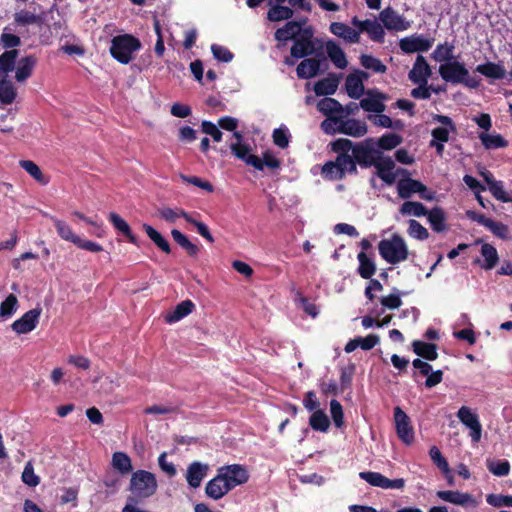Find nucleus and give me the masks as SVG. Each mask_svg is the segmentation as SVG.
I'll use <instances>...</instances> for the list:
<instances>
[{
    "label": "nucleus",
    "mask_w": 512,
    "mask_h": 512,
    "mask_svg": "<svg viewBox=\"0 0 512 512\" xmlns=\"http://www.w3.org/2000/svg\"><path fill=\"white\" fill-rule=\"evenodd\" d=\"M331 150L337 153L335 160H329L321 168L322 176L330 181L343 180L347 174L357 175V161L350 157L352 141L347 138H339L331 144Z\"/></svg>",
    "instance_id": "obj_1"
},
{
    "label": "nucleus",
    "mask_w": 512,
    "mask_h": 512,
    "mask_svg": "<svg viewBox=\"0 0 512 512\" xmlns=\"http://www.w3.org/2000/svg\"><path fill=\"white\" fill-rule=\"evenodd\" d=\"M317 42L319 39L314 38L313 28L311 26L302 27L290 49L291 57L301 59L313 54L323 57V43L316 47Z\"/></svg>",
    "instance_id": "obj_2"
},
{
    "label": "nucleus",
    "mask_w": 512,
    "mask_h": 512,
    "mask_svg": "<svg viewBox=\"0 0 512 512\" xmlns=\"http://www.w3.org/2000/svg\"><path fill=\"white\" fill-rule=\"evenodd\" d=\"M141 49L140 40L131 34H122L113 37L110 46L111 56L121 64H128L133 54Z\"/></svg>",
    "instance_id": "obj_3"
},
{
    "label": "nucleus",
    "mask_w": 512,
    "mask_h": 512,
    "mask_svg": "<svg viewBox=\"0 0 512 512\" xmlns=\"http://www.w3.org/2000/svg\"><path fill=\"white\" fill-rule=\"evenodd\" d=\"M380 256L389 264H397L408 258L407 245L401 235L395 233L390 239H383L378 244Z\"/></svg>",
    "instance_id": "obj_4"
},
{
    "label": "nucleus",
    "mask_w": 512,
    "mask_h": 512,
    "mask_svg": "<svg viewBox=\"0 0 512 512\" xmlns=\"http://www.w3.org/2000/svg\"><path fill=\"white\" fill-rule=\"evenodd\" d=\"M129 490L138 499H144L155 494L157 480L153 473L146 470H137L132 473Z\"/></svg>",
    "instance_id": "obj_5"
},
{
    "label": "nucleus",
    "mask_w": 512,
    "mask_h": 512,
    "mask_svg": "<svg viewBox=\"0 0 512 512\" xmlns=\"http://www.w3.org/2000/svg\"><path fill=\"white\" fill-rule=\"evenodd\" d=\"M375 140L373 138H366L365 140L353 143L350 147V157L357 161L358 165L362 168L372 167L376 164V160L380 157V150L374 147Z\"/></svg>",
    "instance_id": "obj_6"
},
{
    "label": "nucleus",
    "mask_w": 512,
    "mask_h": 512,
    "mask_svg": "<svg viewBox=\"0 0 512 512\" xmlns=\"http://www.w3.org/2000/svg\"><path fill=\"white\" fill-rule=\"evenodd\" d=\"M41 6L34 0L29 2L28 8H20L17 6L14 15L13 23L16 27H26L30 25L41 26L44 23L43 13H38L37 9Z\"/></svg>",
    "instance_id": "obj_7"
},
{
    "label": "nucleus",
    "mask_w": 512,
    "mask_h": 512,
    "mask_svg": "<svg viewBox=\"0 0 512 512\" xmlns=\"http://www.w3.org/2000/svg\"><path fill=\"white\" fill-rule=\"evenodd\" d=\"M467 217L477 222L478 224L487 228L494 236L502 239L509 240L511 238L509 227L499 221L492 220L486 217L484 214L475 212V211H467Z\"/></svg>",
    "instance_id": "obj_8"
},
{
    "label": "nucleus",
    "mask_w": 512,
    "mask_h": 512,
    "mask_svg": "<svg viewBox=\"0 0 512 512\" xmlns=\"http://www.w3.org/2000/svg\"><path fill=\"white\" fill-rule=\"evenodd\" d=\"M395 429L398 438L406 445L414 442V428L409 416L399 406L394 408Z\"/></svg>",
    "instance_id": "obj_9"
},
{
    "label": "nucleus",
    "mask_w": 512,
    "mask_h": 512,
    "mask_svg": "<svg viewBox=\"0 0 512 512\" xmlns=\"http://www.w3.org/2000/svg\"><path fill=\"white\" fill-rule=\"evenodd\" d=\"M217 473L226 484H229L231 490L246 483L249 479L247 469L240 464L222 466L218 469Z\"/></svg>",
    "instance_id": "obj_10"
},
{
    "label": "nucleus",
    "mask_w": 512,
    "mask_h": 512,
    "mask_svg": "<svg viewBox=\"0 0 512 512\" xmlns=\"http://www.w3.org/2000/svg\"><path fill=\"white\" fill-rule=\"evenodd\" d=\"M439 74L446 82L460 84L464 81V77L468 76V69L463 63L454 60L441 64Z\"/></svg>",
    "instance_id": "obj_11"
},
{
    "label": "nucleus",
    "mask_w": 512,
    "mask_h": 512,
    "mask_svg": "<svg viewBox=\"0 0 512 512\" xmlns=\"http://www.w3.org/2000/svg\"><path fill=\"white\" fill-rule=\"evenodd\" d=\"M457 417L462 424L470 429V437L473 442L480 441L482 436V425L479 421L478 415L473 413L471 408L462 406L457 412Z\"/></svg>",
    "instance_id": "obj_12"
},
{
    "label": "nucleus",
    "mask_w": 512,
    "mask_h": 512,
    "mask_svg": "<svg viewBox=\"0 0 512 512\" xmlns=\"http://www.w3.org/2000/svg\"><path fill=\"white\" fill-rule=\"evenodd\" d=\"M359 476L371 486L382 489H403L405 487V480L403 478L391 480L379 472H360Z\"/></svg>",
    "instance_id": "obj_13"
},
{
    "label": "nucleus",
    "mask_w": 512,
    "mask_h": 512,
    "mask_svg": "<svg viewBox=\"0 0 512 512\" xmlns=\"http://www.w3.org/2000/svg\"><path fill=\"white\" fill-rule=\"evenodd\" d=\"M383 26L390 31H405L411 27V23L392 7H386L379 14Z\"/></svg>",
    "instance_id": "obj_14"
},
{
    "label": "nucleus",
    "mask_w": 512,
    "mask_h": 512,
    "mask_svg": "<svg viewBox=\"0 0 512 512\" xmlns=\"http://www.w3.org/2000/svg\"><path fill=\"white\" fill-rule=\"evenodd\" d=\"M434 43L433 38H426L423 35H411L402 38L399 41V47L402 52L411 54L415 52H427Z\"/></svg>",
    "instance_id": "obj_15"
},
{
    "label": "nucleus",
    "mask_w": 512,
    "mask_h": 512,
    "mask_svg": "<svg viewBox=\"0 0 512 512\" xmlns=\"http://www.w3.org/2000/svg\"><path fill=\"white\" fill-rule=\"evenodd\" d=\"M42 309L40 307L31 309L15 320L11 327L17 334H26L33 331L38 323Z\"/></svg>",
    "instance_id": "obj_16"
},
{
    "label": "nucleus",
    "mask_w": 512,
    "mask_h": 512,
    "mask_svg": "<svg viewBox=\"0 0 512 512\" xmlns=\"http://www.w3.org/2000/svg\"><path fill=\"white\" fill-rule=\"evenodd\" d=\"M365 94L366 98L360 100V107L366 112L383 113L386 109L384 100L387 99L386 94L377 89H368Z\"/></svg>",
    "instance_id": "obj_17"
},
{
    "label": "nucleus",
    "mask_w": 512,
    "mask_h": 512,
    "mask_svg": "<svg viewBox=\"0 0 512 512\" xmlns=\"http://www.w3.org/2000/svg\"><path fill=\"white\" fill-rule=\"evenodd\" d=\"M434 122L440 123L443 126L435 127L431 131L432 140L439 142H448L450 132H456V125L452 118L447 115L434 114L432 117Z\"/></svg>",
    "instance_id": "obj_18"
},
{
    "label": "nucleus",
    "mask_w": 512,
    "mask_h": 512,
    "mask_svg": "<svg viewBox=\"0 0 512 512\" xmlns=\"http://www.w3.org/2000/svg\"><path fill=\"white\" fill-rule=\"evenodd\" d=\"M437 497L443 501L460 505L462 507L472 506L476 507L478 502L473 497V495L469 493L460 492L458 490H442L437 491Z\"/></svg>",
    "instance_id": "obj_19"
},
{
    "label": "nucleus",
    "mask_w": 512,
    "mask_h": 512,
    "mask_svg": "<svg viewBox=\"0 0 512 512\" xmlns=\"http://www.w3.org/2000/svg\"><path fill=\"white\" fill-rule=\"evenodd\" d=\"M432 70L426 59L422 55H418L413 68L408 73V78L415 84H427L428 78L431 76Z\"/></svg>",
    "instance_id": "obj_20"
},
{
    "label": "nucleus",
    "mask_w": 512,
    "mask_h": 512,
    "mask_svg": "<svg viewBox=\"0 0 512 512\" xmlns=\"http://www.w3.org/2000/svg\"><path fill=\"white\" fill-rule=\"evenodd\" d=\"M209 465L194 461L187 467L186 481L191 488H198L202 480L207 476Z\"/></svg>",
    "instance_id": "obj_21"
},
{
    "label": "nucleus",
    "mask_w": 512,
    "mask_h": 512,
    "mask_svg": "<svg viewBox=\"0 0 512 512\" xmlns=\"http://www.w3.org/2000/svg\"><path fill=\"white\" fill-rule=\"evenodd\" d=\"M397 191L401 199H409L414 193L425 192L426 185L419 180L406 177L398 181Z\"/></svg>",
    "instance_id": "obj_22"
},
{
    "label": "nucleus",
    "mask_w": 512,
    "mask_h": 512,
    "mask_svg": "<svg viewBox=\"0 0 512 512\" xmlns=\"http://www.w3.org/2000/svg\"><path fill=\"white\" fill-rule=\"evenodd\" d=\"M338 133L346 134L352 137L364 136L368 129L365 122L357 119H343L341 117L340 125L337 126Z\"/></svg>",
    "instance_id": "obj_23"
},
{
    "label": "nucleus",
    "mask_w": 512,
    "mask_h": 512,
    "mask_svg": "<svg viewBox=\"0 0 512 512\" xmlns=\"http://www.w3.org/2000/svg\"><path fill=\"white\" fill-rule=\"evenodd\" d=\"M230 491L231 489L229 488V484H226L218 473L214 478L207 482L205 487L206 495L213 500L221 499Z\"/></svg>",
    "instance_id": "obj_24"
},
{
    "label": "nucleus",
    "mask_w": 512,
    "mask_h": 512,
    "mask_svg": "<svg viewBox=\"0 0 512 512\" xmlns=\"http://www.w3.org/2000/svg\"><path fill=\"white\" fill-rule=\"evenodd\" d=\"M321 60L317 58H306L302 60L297 68V77L300 79H310L317 76L320 72Z\"/></svg>",
    "instance_id": "obj_25"
},
{
    "label": "nucleus",
    "mask_w": 512,
    "mask_h": 512,
    "mask_svg": "<svg viewBox=\"0 0 512 512\" xmlns=\"http://www.w3.org/2000/svg\"><path fill=\"white\" fill-rule=\"evenodd\" d=\"M231 152L235 157L242 160L246 165L260 167V157L249 154L251 148L245 143H233L230 146Z\"/></svg>",
    "instance_id": "obj_26"
},
{
    "label": "nucleus",
    "mask_w": 512,
    "mask_h": 512,
    "mask_svg": "<svg viewBox=\"0 0 512 512\" xmlns=\"http://www.w3.org/2000/svg\"><path fill=\"white\" fill-rule=\"evenodd\" d=\"M330 32L348 43H358L360 41L359 32L342 22H332Z\"/></svg>",
    "instance_id": "obj_27"
},
{
    "label": "nucleus",
    "mask_w": 512,
    "mask_h": 512,
    "mask_svg": "<svg viewBox=\"0 0 512 512\" xmlns=\"http://www.w3.org/2000/svg\"><path fill=\"white\" fill-rule=\"evenodd\" d=\"M475 71L492 80H502L506 77V69L501 63L488 61L484 64H479Z\"/></svg>",
    "instance_id": "obj_28"
},
{
    "label": "nucleus",
    "mask_w": 512,
    "mask_h": 512,
    "mask_svg": "<svg viewBox=\"0 0 512 512\" xmlns=\"http://www.w3.org/2000/svg\"><path fill=\"white\" fill-rule=\"evenodd\" d=\"M482 244L481 255L484 258L481 267L484 270H492L499 261V255L496 248L489 243H482V239L475 240V245Z\"/></svg>",
    "instance_id": "obj_29"
},
{
    "label": "nucleus",
    "mask_w": 512,
    "mask_h": 512,
    "mask_svg": "<svg viewBox=\"0 0 512 512\" xmlns=\"http://www.w3.org/2000/svg\"><path fill=\"white\" fill-rule=\"evenodd\" d=\"M302 27L301 22L288 21L283 27L275 31L274 38L278 42L294 41Z\"/></svg>",
    "instance_id": "obj_30"
},
{
    "label": "nucleus",
    "mask_w": 512,
    "mask_h": 512,
    "mask_svg": "<svg viewBox=\"0 0 512 512\" xmlns=\"http://www.w3.org/2000/svg\"><path fill=\"white\" fill-rule=\"evenodd\" d=\"M194 308L195 304L191 300H184L177 304L173 311L165 315V322L169 324L178 322L187 315H189L190 313H192Z\"/></svg>",
    "instance_id": "obj_31"
},
{
    "label": "nucleus",
    "mask_w": 512,
    "mask_h": 512,
    "mask_svg": "<svg viewBox=\"0 0 512 512\" xmlns=\"http://www.w3.org/2000/svg\"><path fill=\"white\" fill-rule=\"evenodd\" d=\"M109 221L113 227L122 235H124L128 241L134 245H139L137 237L132 233L129 224L115 212L109 213Z\"/></svg>",
    "instance_id": "obj_32"
},
{
    "label": "nucleus",
    "mask_w": 512,
    "mask_h": 512,
    "mask_svg": "<svg viewBox=\"0 0 512 512\" xmlns=\"http://www.w3.org/2000/svg\"><path fill=\"white\" fill-rule=\"evenodd\" d=\"M326 52L333 64L339 68L344 69L347 67L348 61L343 49L333 40H329L325 44Z\"/></svg>",
    "instance_id": "obj_33"
},
{
    "label": "nucleus",
    "mask_w": 512,
    "mask_h": 512,
    "mask_svg": "<svg viewBox=\"0 0 512 512\" xmlns=\"http://www.w3.org/2000/svg\"><path fill=\"white\" fill-rule=\"evenodd\" d=\"M37 58L34 55H28L21 58L18 62L15 78L18 82L27 80L33 73Z\"/></svg>",
    "instance_id": "obj_34"
},
{
    "label": "nucleus",
    "mask_w": 512,
    "mask_h": 512,
    "mask_svg": "<svg viewBox=\"0 0 512 512\" xmlns=\"http://www.w3.org/2000/svg\"><path fill=\"white\" fill-rule=\"evenodd\" d=\"M413 351L419 357L428 360L434 361L438 358L437 345L433 343H428L420 340H414L412 343Z\"/></svg>",
    "instance_id": "obj_35"
},
{
    "label": "nucleus",
    "mask_w": 512,
    "mask_h": 512,
    "mask_svg": "<svg viewBox=\"0 0 512 512\" xmlns=\"http://www.w3.org/2000/svg\"><path fill=\"white\" fill-rule=\"evenodd\" d=\"M426 216L433 231L440 233L447 229L446 215L441 207L436 206L431 210H428V214Z\"/></svg>",
    "instance_id": "obj_36"
},
{
    "label": "nucleus",
    "mask_w": 512,
    "mask_h": 512,
    "mask_svg": "<svg viewBox=\"0 0 512 512\" xmlns=\"http://www.w3.org/2000/svg\"><path fill=\"white\" fill-rule=\"evenodd\" d=\"M361 24V32H366L371 40L378 43H382L384 41V28L376 20L366 19Z\"/></svg>",
    "instance_id": "obj_37"
},
{
    "label": "nucleus",
    "mask_w": 512,
    "mask_h": 512,
    "mask_svg": "<svg viewBox=\"0 0 512 512\" xmlns=\"http://www.w3.org/2000/svg\"><path fill=\"white\" fill-rule=\"evenodd\" d=\"M359 266L357 269L358 274L363 279H370L376 272V264L365 252H359L357 255Z\"/></svg>",
    "instance_id": "obj_38"
},
{
    "label": "nucleus",
    "mask_w": 512,
    "mask_h": 512,
    "mask_svg": "<svg viewBox=\"0 0 512 512\" xmlns=\"http://www.w3.org/2000/svg\"><path fill=\"white\" fill-rule=\"evenodd\" d=\"M338 78L330 75L324 79L319 80L314 85V92L318 96H328L336 92L338 88Z\"/></svg>",
    "instance_id": "obj_39"
},
{
    "label": "nucleus",
    "mask_w": 512,
    "mask_h": 512,
    "mask_svg": "<svg viewBox=\"0 0 512 512\" xmlns=\"http://www.w3.org/2000/svg\"><path fill=\"white\" fill-rule=\"evenodd\" d=\"M479 139L487 150L505 148L509 144L502 135L497 133L488 134L486 132H481L479 133Z\"/></svg>",
    "instance_id": "obj_40"
},
{
    "label": "nucleus",
    "mask_w": 512,
    "mask_h": 512,
    "mask_svg": "<svg viewBox=\"0 0 512 512\" xmlns=\"http://www.w3.org/2000/svg\"><path fill=\"white\" fill-rule=\"evenodd\" d=\"M50 219L53 222L59 237L63 240L69 241L74 245L80 241V237L73 233L72 228L66 222L53 216H50Z\"/></svg>",
    "instance_id": "obj_41"
},
{
    "label": "nucleus",
    "mask_w": 512,
    "mask_h": 512,
    "mask_svg": "<svg viewBox=\"0 0 512 512\" xmlns=\"http://www.w3.org/2000/svg\"><path fill=\"white\" fill-rule=\"evenodd\" d=\"M345 88L348 96L352 99H359L366 91L361 79L350 73L345 81Z\"/></svg>",
    "instance_id": "obj_42"
},
{
    "label": "nucleus",
    "mask_w": 512,
    "mask_h": 512,
    "mask_svg": "<svg viewBox=\"0 0 512 512\" xmlns=\"http://www.w3.org/2000/svg\"><path fill=\"white\" fill-rule=\"evenodd\" d=\"M143 229L145 230L147 236L153 241V243L164 253L170 254L171 247L169 242L166 240L164 236L160 232H158L151 225L144 223Z\"/></svg>",
    "instance_id": "obj_43"
},
{
    "label": "nucleus",
    "mask_w": 512,
    "mask_h": 512,
    "mask_svg": "<svg viewBox=\"0 0 512 512\" xmlns=\"http://www.w3.org/2000/svg\"><path fill=\"white\" fill-rule=\"evenodd\" d=\"M309 425L314 431L325 433L330 427V420L324 410H316L309 418Z\"/></svg>",
    "instance_id": "obj_44"
},
{
    "label": "nucleus",
    "mask_w": 512,
    "mask_h": 512,
    "mask_svg": "<svg viewBox=\"0 0 512 512\" xmlns=\"http://www.w3.org/2000/svg\"><path fill=\"white\" fill-rule=\"evenodd\" d=\"M112 466L120 474L126 475L133 469L130 457L125 452H114L112 455Z\"/></svg>",
    "instance_id": "obj_45"
},
{
    "label": "nucleus",
    "mask_w": 512,
    "mask_h": 512,
    "mask_svg": "<svg viewBox=\"0 0 512 512\" xmlns=\"http://www.w3.org/2000/svg\"><path fill=\"white\" fill-rule=\"evenodd\" d=\"M19 166L24 169L34 180L42 185L49 183V178L46 177L40 167L31 160H20Z\"/></svg>",
    "instance_id": "obj_46"
},
{
    "label": "nucleus",
    "mask_w": 512,
    "mask_h": 512,
    "mask_svg": "<svg viewBox=\"0 0 512 512\" xmlns=\"http://www.w3.org/2000/svg\"><path fill=\"white\" fill-rule=\"evenodd\" d=\"M399 212L403 216H415V217H423L428 214L427 208L421 203L416 201H405L400 209Z\"/></svg>",
    "instance_id": "obj_47"
},
{
    "label": "nucleus",
    "mask_w": 512,
    "mask_h": 512,
    "mask_svg": "<svg viewBox=\"0 0 512 512\" xmlns=\"http://www.w3.org/2000/svg\"><path fill=\"white\" fill-rule=\"evenodd\" d=\"M485 180L494 198L504 203H510L509 192L504 189L502 181H497L488 176L485 177Z\"/></svg>",
    "instance_id": "obj_48"
},
{
    "label": "nucleus",
    "mask_w": 512,
    "mask_h": 512,
    "mask_svg": "<svg viewBox=\"0 0 512 512\" xmlns=\"http://www.w3.org/2000/svg\"><path fill=\"white\" fill-rule=\"evenodd\" d=\"M454 45L452 43L445 42L438 44L435 50L432 52L431 57L437 62H449L454 58Z\"/></svg>",
    "instance_id": "obj_49"
},
{
    "label": "nucleus",
    "mask_w": 512,
    "mask_h": 512,
    "mask_svg": "<svg viewBox=\"0 0 512 512\" xmlns=\"http://www.w3.org/2000/svg\"><path fill=\"white\" fill-rule=\"evenodd\" d=\"M294 12L290 7L282 5H273L270 7L267 13V18L271 22H279L283 20H289L293 17Z\"/></svg>",
    "instance_id": "obj_50"
},
{
    "label": "nucleus",
    "mask_w": 512,
    "mask_h": 512,
    "mask_svg": "<svg viewBox=\"0 0 512 512\" xmlns=\"http://www.w3.org/2000/svg\"><path fill=\"white\" fill-rule=\"evenodd\" d=\"M317 109L322 114L331 116L333 113H341L343 111V106L336 99L325 97L317 103Z\"/></svg>",
    "instance_id": "obj_51"
},
{
    "label": "nucleus",
    "mask_w": 512,
    "mask_h": 512,
    "mask_svg": "<svg viewBox=\"0 0 512 512\" xmlns=\"http://www.w3.org/2000/svg\"><path fill=\"white\" fill-rule=\"evenodd\" d=\"M171 235L174 241L179 244L183 249L186 250L189 256H196L199 252V248L197 245L192 243L186 235H184L181 231L177 229H173L171 231Z\"/></svg>",
    "instance_id": "obj_52"
},
{
    "label": "nucleus",
    "mask_w": 512,
    "mask_h": 512,
    "mask_svg": "<svg viewBox=\"0 0 512 512\" xmlns=\"http://www.w3.org/2000/svg\"><path fill=\"white\" fill-rule=\"evenodd\" d=\"M16 95L17 93L14 85L4 77L0 81V102L3 105H9L14 102Z\"/></svg>",
    "instance_id": "obj_53"
},
{
    "label": "nucleus",
    "mask_w": 512,
    "mask_h": 512,
    "mask_svg": "<svg viewBox=\"0 0 512 512\" xmlns=\"http://www.w3.org/2000/svg\"><path fill=\"white\" fill-rule=\"evenodd\" d=\"M359 59L360 64L367 70L380 74H384L387 71V66L380 59L372 55L362 54Z\"/></svg>",
    "instance_id": "obj_54"
},
{
    "label": "nucleus",
    "mask_w": 512,
    "mask_h": 512,
    "mask_svg": "<svg viewBox=\"0 0 512 512\" xmlns=\"http://www.w3.org/2000/svg\"><path fill=\"white\" fill-rule=\"evenodd\" d=\"M403 142V137L396 133L383 134L375 144L381 150H392Z\"/></svg>",
    "instance_id": "obj_55"
},
{
    "label": "nucleus",
    "mask_w": 512,
    "mask_h": 512,
    "mask_svg": "<svg viewBox=\"0 0 512 512\" xmlns=\"http://www.w3.org/2000/svg\"><path fill=\"white\" fill-rule=\"evenodd\" d=\"M19 51L17 49L6 50L0 55V71L7 74L15 68Z\"/></svg>",
    "instance_id": "obj_56"
},
{
    "label": "nucleus",
    "mask_w": 512,
    "mask_h": 512,
    "mask_svg": "<svg viewBox=\"0 0 512 512\" xmlns=\"http://www.w3.org/2000/svg\"><path fill=\"white\" fill-rule=\"evenodd\" d=\"M487 469L495 476H507L510 472V463L507 460H487Z\"/></svg>",
    "instance_id": "obj_57"
},
{
    "label": "nucleus",
    "mask_w": 512,
    "mask_h": 512,
    "mask_svg": "<svg viewBox=\"0 0 512 512\" xmlns=\"http://www.w3.org/2000/svg\"><path fill=\"white\" fill-rule=\"evenodd\" d=\"M182 218H184L186 222L194 225L196 230H197V232L203 238H205L208 242H210V243L214 242V237L210 233V230H209L208 226L205 223L196 220L189 213H182Z\"/></svg>",
    "instance_id": "obj_58"
},
{
    "label": "nucleus",
    "mask_w": 512,
    "mask_h": 512,
    "mask_svg": "<svg viewBox=\"0 0 512 512\" xmlns=\"http://www.w3.org/2000/svg\"><path fill=\"white\" fill-rule=\"evenodd\" d=\"M18 299L14 294H9L0 304V317H11L17 310Z\"/></svg>",
    "instance_id": "obj_59"
},
{
    "label": "nucleus",
    "mask_w": 512,
    "mask_h": 512,
    "mask_svg": "<svg viewBox=\"0 0 512 512\" xmlns=\"http://www.w3.org/2000/svg\"><path fill=\"white\" fill-rule=\"evenodd\" d=\"M408 234L417 240H426L429 237L428 230L417 220H409Z\"/></svg>",
    "instance_id": "obj_60"
},
{
    "label": "nucleus",
    "mask_w": 512,
    "mask_h": 512,
    "mask_svg": "<svg viewBox=\"0 0 512 512\" xmlns=\"http://www.w3.org/2000/svg\"><path fill=\"white\" fill-rule=\"evenodd\" d=\"M330 413L335 426L341 428L344 425V412L338 400L332 399L330 401Z\"/></svg>",
    "instance_id": "obj_61"
},
{
    "label": "nucleus",
    "mask_w": 512,
    "mask_h": 512,
    "mask_svg": "<svg viewBox=\"0 0 512 512\" xmlns=\"http://www.w3.org/2000/svg\"><path fill=\"white\" fill-rule=\"evenodd\" d=\"M262 156L263 157L260 158V167H254L256 170L263 171L264 167L272 170L280 168L281 161L276 158L270 151H265Z\"/></svg>",
    "instance_id": "obj_62"
},
{
    "label": "nucleus",
    "mask_w": 512,
    "mask_h": 512,
    "mask_svg": "<svg viewBox=\"0 0 512 512\" xmlns=\"http://www.w3.org/2000/svg\"><path fill=\"white\" fill-rule=\"evenodd\" d=\"M22 481L29 487H36L40 483V477L35 474L31 462H27L21 476Z\"/></svg>",
    "instance_id": "obj_63"
},
{
    "label": "nucleus",
    "mask_w": 512,
    "mask_h": 512,
    "mask_svg": "<svg viewBox=\"0 0 512 512\" xmlns=\"http://www.w3.org/2000/svg\"><path fill=\"white\" fill-rule=\"evenodd\" d=\"M486 501L493 507H512V495L489 494Z\"/></svg>",
    "instance_id": "obj_64"
}]
</instances>
